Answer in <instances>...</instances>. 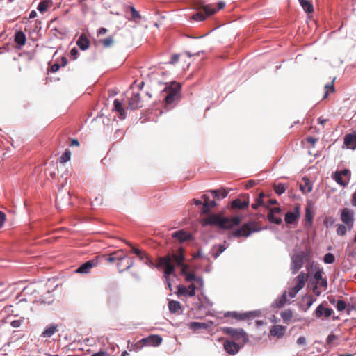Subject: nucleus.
I'll return each instance as SVG.
<instances>
[{"instance_id":"f257e3e1","label":"nucleus","mask_w":356,"mask_h":356,"mask_svg":"<svg viewBox=\"0 0 356 356\" xmlns=\"http://www.w3.org/2000/svg\"><path fill=\"white\" fill-rule=\"evenodd\" d=\"M184 249L180 247L177 252L168 254L164 257L158 258V262L156 267H164V276L170 289L171 287V284L169 282L168 277L175 271V264L177 265H181L182 261H184Z\"/></svg>"},{"instance_id":"f03ea898","label":"nucleus","mask_w":356,"mask_h":356,"mask_svg":"<svg viewBox=\"0 0 356 356\" xmlns=\"http://www.w3.org/2000/svg\"><path fill=\"white\" fill-rule=\"evenodd\" d=\"M241 222V218L234 216L231 218H222L217 214H213L204 220V225H218L222 229H230L234 225H238Z\"/></svg>"},{"instance_id":"7ed1b4c3","label":"nucleus","mask_w":356,"mask_h":356,"mask_svg":"<svg viewBox=\"0 0 356 356\" xmlns=\"http://www.w3.org/2000/svg\"><path fill=\"white\" fill-rule=\"evenodd\" d=\"M181 85L177 82H172L166 86L163 92L166 93L165 103L166 106L170 105L180 99Z\"/></svg>"},{"instance_id":"20e7f679","label":"nucleus","mask_w":356,"mask_h":356,"mask_svg":"<svg viewBox=\"0 0 356 356\" xmlns=\"http://www.w3.org/2000/svg\"><path fill=\"white\" fill-rule=\"evenodd\" d=\"M311 258L310 250L300 251L291 257V270L292 274H296L302 267L305 261H308Z\"/></svg>"},{"instance_id":"39448f33","label":"nucleus","mask_w":356,"mask_h":356,"mask_svg":"<svg viewBox=\"0 0 356 356\" xmlns=\"http://www.w3.org/2000/svg\"><path fill=\"white\" fill-rule=\"evenodd\" d=\"M261 229L257 222H248L234 230L232 234L234 237H248L252 233L259 232Z\"/></svg>"},{"instance_id":"423d86ee","label":"nucleus","mask_w":356,"mask_h":356,"mask_svg":"<svg viewBox=\"0 0 356 356\" xmlns=\"http://www.w3.org/2000/svg\"><path fill=\"white\" fill-rule=\"evenodd\" d=\"M307 270L310 272L311 270H315L313 278L316 281V284H318L321 287L327 289V281L325 277H323V268H320L319 265L315 262H312L306 266Z\"/></svg>"},{"instance_id":"0eeeda50","label":"nucleus","mask_w":356,"mask_h":356,"mask_svg":"<svg viewBox=\"0 0 356 356\" xmlns=\"http://www.w3.org/2000/svg\"><path fill=\"white\" fill-rule=\"evenodd\" d=\"M340 218L343 224L347 226L350 231L353 228L355 222V212L353 209L346 207L341 210Z\"/></svg>"},{"instance_id":"6e6552de","label":"nucleus","mask_w":356,"mask_h":356,"mask_svg":"<svg viewBox=\"0 0 356 356\" xmlns=\"http://www.w3.org/2000/svg\"><path fill=\"white\" fill-rule=\"evenodd\" d=\"M222 331L225 334L232 337L234 340L245 342L248 340V335L241 328H233L229 327H223Z\"/></svg>"},{"instance_id":"1a4fd4ad","label":"nucleus","mask_w":356,"mask_h":356,"mask_svg":"<svg viewBox=\"0 0 356 356\" xmlns=\"http://www.w3.org/2000/svg\"><path fill=\"white\" fill-rule=\"evenodd\" d=\"M163 341V339L156 334H152L147 337L143 338L141 340L137 342V346L138 348H142L144 346L151 345L153 346H159Z\"/></svg>"},{"instance_id":"9d476101","label":"nucleus","mask_w":356,"mask_h":356,"mask_svg":"<svg viewBox=\"0 0 356 356\" xmlns=\"http://www.w3.org/2000/svg\"><path fill=\"white\" fill-rule=\"evenodd\" d=\"M249 205L248 194H242L240 197L231 202L230 207L232 209H243Z\"/></svg>"},{"instance_id":"9b49d317","label":"nucleus","mask_w":356,"mask_h":356,"mask_svg":"<svg viewBox=\"0 0 356 356\" xmlns=\"http://www.w3.org/2000/svg\"><path fill=\"white\" fill-rule=\"evenodd\" d=\"M226 317H232L233 318H236L238 320H245L248 318H253L258 316V312L256 311L245 312V313H238L236 312H228L225 315Z\"/></svg>"},{"instance_id":"f8f14e48","label":"nucleus","mask_w":356,"mask_h":356,"mask_svg":"<svg viewBox=\"0 0 356 356\" xmlns=\"http://www.w3.org/2000/svg\"><path fill=\"white\" fill-rule=\"evenodd\" d=\"M98 264V259L97 257L87 261L86 262L81 264L76 270L78 273L87 274L90 270L95 267Z\"/></svg>"},{"instance_id":"ddd939ff","label":"nucleus","mask_w":356,"mask_h":356,"mask_svg":"<svg viewBox=\"0 0 356 356\" xmlns=\"http://www.w3.org/2000/svg\"><path fill=\"white\" fill-rule=\"evenodd\" d=\"M127 259V254L124 251L120 249L111 253L106 258L108 263H116L117 261H124Z\"/></svg>"},{"instance_id":"4468645a","label":"nucleus","mask_w":356,"mask_h":356,"mask_svg":"<svg viewBox=\"0 0 356 356\" xmlns=\"http://www.w3.org/2000/svg\"><path fill=\"white\" fill-rule=\"evenodd\" d=\"M281 209L280 207L270 208L268 213V219L270 222L276 225H280L282 222V218L280 216Z\"/></svg>"},{"instance_id":"2eb2a0df","label":"nucleus","mask_w":356,"mask_h":356,"mask_svg":"<svg viewBox=\"0 0 356 356\" xmlns=\"http://www.w3.org/2000/svg\"><path fill=\"white\" fill-rule=\"evenodd\" d=\"M223 348L227 353L229 355H235L240 350V346L231 340H225L223 343Z\"/></svg>"},{"instance_id":"dca6fc26","label":"nucleus","mask_w":356,"mask_h":356,"mask_svg":"<svg viewBox=\"0 0 356 356\" xmlns=\"http://www.w3.org/2000/svg\"><path fill=\"white\" fill-rule=\"evenodd\" d=\"M195 289L196 287L194 284H191L188 287L178 286V294L193 297L195 295Z\"/></svg>"},{"instance_id":"f3484780","label":"nucleus","mask_w":356,"mask_h":356,"mask_svg":"<svg viewBox=\"0 0 356 356\" xmlns=\"http://www.w3.org/2000/svg\"><path fill=\"white\" fill-rule=\"evenodd\" d=\"M106 303L110 309L115 310L121 305V299L118 295L110 296L108 297Z\"/></svg>"},{"instance_id":"a211bd4d","label":"nucleus","mask_w":356,"mask_h":356,"mask_svg":"<svg viewBox=\"0 0 356 356\" xmlns=\"http://www.w3.org/2000/svg\"><path fill=\"white\" fill-rule=\"evenodd\" d=\"M142 106L140 96L138 92L133 93L129 100V108L135 110Z\"/></svg>"},{"instance_id":"6ab92c4d","label":"nucleus","mask_w":356,"mask_h":356,"mask_svg":"<svg viewBox=\"0 0 356 356\" xmlns=\"http://www.w3.org/2000/svg\"><path fill=\"white\" fill-rule=\"evenodd\" d=\"M202 198L204 200L202 209L203 213H209L211 209L216 206V202L214 200H210L209 197L206 194H204Z\"/></svg>"},{"instance_id":"aec40b11","label":"nucleus","mask_w":356,"mask_h":356,"mask_svg":"<svg viewBox=\"0 0 356 356\" xmlns=\"http://www.w3.org/2000/svg\"><path fill=\"white\" fill-rule=\"evenodd\" d=\"M286 330V327L285 326L280 325H273L270 330V335L280 339L284 337Z\"/></svg>"},{"instance_id":"412c9836","label":"nucleus","mask_w":356,"mask_h":356,"mask_svg":"<svg viewBox=\"0 0 356 356\" xmlns=\"http://www.w3.org/2000/svg\"><path fill=\"white\" fill-rule=\"evenodd\" d=\"M333 312L332 309L325 307L323 304H321L318 306L315 311V314L316 317L321 318L324 316L325 318L330 317Z\"/></svg>"},{"instance_id":"4be33fe9","label":"nucleus","mask_w":356,"mask_h":356,"mask_svg":"<svg viewBox=\"0 0 356 356\" xmlns=\"http://www.w3.org/2000/svg\"><path fill=\"white\" fill-rule=\"evenodd\" d=\"M172 236L177 239L179 243H184L186 241L191 239L192 238L191 234L190 233H188L182 229L174 232Z\"/></svg>"},{"instance_id":"5701e85b","label":"nucleus","mask_w":356,"mask_h":356,"mask_svg":"<svg viewBox=\"0 0 356 356\" xmlns=\"http://www.w3.org/2000/svg\"><path fill=\"white\" fill-rule=\"evenodd\" d=\"M308 278H309L308 273L301 272L295 278V280L296 282V288L301 290L305 286L306 282L308 280Z\"/></svg>"},{"instance_id":"b1692460","label":"nucleus","mask_w":356,"mask_h":356,"mask_svg":"<svg viewBox=\"0 0 356 356\" xmlns=\"http://www.w3.org/2000/svg\"><path fill=\"white\" fill-rule=\"evenodd\" d=\"M117 266L119 272L122 273L126 270H129L134 265V260L127 257L124 261H117Z\"/></svg>"},{"instance_id":"393cba45","label":"nucleus","mask_w":356,"mask_h":356,"mask_svg":"<svg viewBox=\"0 0 356 356\" xmlns=\"http://www.w3.org/2000/svg\"><path fill=\"white\" fill-rule=\"evenodd\" d=\"M344 145L352 149H356V134H348L344 137Z\"/></svg>"},{"instance_id":"a878e982","label":"nucleus","mask_w":356,"mask_h":356,"mask_svg":"<svg viewBox=\"0 0 356 356\" xmlns=\"http://www.w3.org/2000/svg\"><path fill=\"white\" fill-rule=\"evenodd\" d=\"M58 330V325L51 324L46 327L40 336L43 338H49L53 336Z\"/></svg>"},{"instance_id":"bb28decb","label":"nucleus","mask_w":356,"mask_h":356,"mask_svg":"<svg viewBox=\"0 0 356 356\" xmlns=\"http://www.w3.org/2000/svg\"><path fill=\"white\" fill-rule=\"evenodd\" d=\"M132 252L136 254L141 260L145 259V263L146 264H148L151 266H154L152 261L150 259L148 255L146 253L142 252L140 250L136 248H132Z\"/></svg>"},{"instance_id":"cd10ccee","label":"nucleus","mask_w":356,"mask_h":356,"mask_svg":"<svg viewBox=\"0 0 356 356\" xmlns=\"http://www.w3.org/2000/svg\"><path fill=\"white\" fill-rule=\"evenodd\" d=\"M77 46L82 50H86L90 45V40L85 34H81L76 41Z\"/></svg>"},{"instance_id":"c85d7f7f","label":"nucleus","mask_w":356,"mask_h":356,"mask_svg":"<svg viewBox=\"0 0 356 356\" xmlns=\"http://www.w3.org/2000/svg\"><path fill=\"white\" fill-rule=\"evenodd\" d=\"M296 212H287L285 215L284 220L287 224L294 223L300 216L298 209H296Z\"/></svg>"},{"instance_id":"c756f323","label":"nucleus","mask_w":356,"mask_h":356,"mask_svg":"<svg viewBox=\"0 0 356 356\" xmlns=\"http://www.w3.org/2000/svg\"><path fill=\"white\" fill-rule=\"evenodd\" d=\"M207 192L211 193L213 197L215 199H220V197L225 198L228 195V191L224 188H220L217 190H209Z\"/></svg>"},{"instance_id":"7c9ffc66","label":"nucleus","mask_w":356,"mask_h":356,"mask_svg":"<svg viewBox=\"0 0 356 356\" xmlns=\"http://www.w3.org/2000/svg\"><path fill=\"white\" fill-rule=\"evenodd\" d=\"M115 111L119 113V117L121 119L125 118V111L123 108L122 103L118 99H115L113 102Z\"/></svg>"},{"instance_id":"2f4dec72","label":"nucleus","mask_w":356,"mask_h":356,"mask_svg":"<svg viewBox=\"0 0 356 356\" xmlns=\"http://www.w3.org/2000/svg\"><path fill=\"white\" fill-rule=\"evenodd\" d=\"M26 38L24 33L22 31H17L15 35V42L20 47L26 43Z\"/></svg>"},{"instance_id":"473e14b6","label":"nucleus","mask_w":356,"mask_h":356,"mask_svg":"<svg viewBox=\"0 0 356 356\" xmlns=\"http://www.w3.org/2000/svg\"><path fill=\"white\" fill-rule=\"evenodd\" d=\"M114 43V40L112 36H109L106 38L99 39L97 41V44L102 45L104 48L111 47Z\"/></svg>"},{"instance_id":"72a5a7b5","label":"nucleus","mask_w":356,"mask_h":356,"mask_svg":"<svg viewBox=\"0 0 356 356\" xmlns=\"http://www.w3.org/2000/svg\"><path fill=\"white\" fill-rule=\"evenodd\" d=\"M287 302L286 292H284L279 298H277L273 304L275 308L282 307Z\"/></svg>"},{"instance_id":"f704fd0d","label":"nucleus","mask_w":356,"mask_h":356,"mask_svg":"<svg viewBox=\"0 0 356 356\" xmlns=\"http://www.w3.org/2000/svg\"><path fill=\"white\" fill-rule=\"evenodd\" d=\"M52 6V1L50 0H43L40 2L37 9L41 13L46 12L49 8Z\"/></svg>"},{"instance_id":"c9c22d12","label":"nucleus","mask_w":356,"mask_h":356,"mask_svg":"<svg viewBox=\"0 0 356 356\" xmlns=\"http://www.w3.org/2000/svg\"><path fill=\"white\" fill-rule=\"evenodd\" d=\"M281 317L284 323L289 324L293 318V312L289 309H286L281 312Z\"/></svg>"},{"instance_id":"e433bc0d","label":"nucleus","mask_w":356,"mask_h":356,"mask_svg":"<svg viewBox=\"0 0 356 356\" xmlns=\"http://www.w3.org/2000/svg\"><path fill=\"white\" fill-rule=\"evenodd\" d=\"M338 337H337L334 334H330L328 335L326 341V346L327 348H332L333 346H336L338 345L337 341H338Z\"/></svg>"},{"instance_id":"4c0bfd02","label":"nucleus","mask_w":356,"mask_h":356,"mask_svg":"<svg viewBox=\"0 0 356 356\" xmlns=\"http://www.w3.org/2000/svg\"><path fill=\"white\" fill-rule=\"evenodd\" d=\"M298 1L305 12L312 13L314 11L313 6L309 1L298 0Z\"/></svg>"},{"instance_id":"58836bf2","label":"nucleus","mask_w":356,"mask_h":356,"mask_svg":"<svg viewBox=\"0 0 356 356\" xmlns=\"http://www.w3.org/2000/svg\"><path fill=\"white\" fill-rule=\"evenodd\" d=\"M265 197V195L264 193H259L258 197L256 199L255 203L252 204L251 207L254 209H257L259 206L264 205V197Z\"/></svg>"},{"instance_id":"ea45409f","label":"nucleus","mask_w":356,"mask_h":356,"mask_svg":"<svg viewBox=\"0 0 356 356\" xmlns=\"http://www.w3.org/2000/svg\"><path fill=\"white\" fill-rule=\"evenodd\" d=\"M305 181V185L300 184V191L304 193H310L312 190V186L309 181L308 179H303Z\"/></svg>"},{"instance_id":"a19ab883","label":"nucleus","mask_w":356,"mask_h":356,"mask_svg":"<svg viewBox=\"0 0 356 356\" xmlns=\"http://www.w3.org/2000/svg\"><path fill=\"white\" fill-rule=\"evenodd\" d=\"M168 307H169V310L171 312L175 313V312H177L181 308V304L178 301L170 300L168 302Z\"/></svg>"},{"instance_id":"79ce46f5","label":"nucleus","mask_w":356,"mask_h":356,"mask_svg":"<svg viewBox=\"0 0 356 356\" xmlns=\"http://www.w3.org/2000/svg\"><path fill=\"white\" fill-rule=\"evenodd\" d=\"M189 327L193 330H198L200 329H206L207 325L205 323L191 322L189 324Z\"/></svg>"},{"instance_id":"37998d69","label":"nucleus","mask_w":356,"mask_h":356,"mask_svg":"<svg viewBox=\"0 0 356 356\" xmlns=\"http://www.w3.org/2000/svg\"><path fill=\"white\" fill-rule=\"evenodd\" d=\"M347 230L348 229L347 228V226L344 224H338L337 225V229L336 230L337 235L343 236L346 234Z\"/></svg>"},{"instance_id":"c03bdc74","label":"nucleus","mask_w":356,"mask_h":356,"mask_svg":"<svg viewBox=\"0 0 356 356\" xmlns=\"http://www.w3.org/2000/svg\"><path fill=\"white\" fill-rule=\"evenodd\" d=\"M273 188L277 195H281L285 192L286 187L284 184L279 183L277 184H274Z\"/></svg>"},{"instance_id":"a18cd8bd","label":"nucleus","mask_w":356,"mask_h":356,"mask_svg":"<svg viewBox=\"0 0 356 356\" xmlns=\"http://www.w3.org/2000/svg\"><path fill=\"white\" fill-rule=\"evenodd\" d=\"M185 280L186 282H192V281H197V282H200V284H202V280L201 278L198 277L197 278L195 275L194 273H186L185 275Z\"/></svg>"},{"instance_id":"49530a36","label":"nucleus","mask_w":356,"mask_h":356,"mask_svg":"<svg viewBox=\"0 0 356 356\" xmlns=\"http://www.w3.org/2000/svg\"><path fill=\"white\" fill-rule=\"evenodd\" d=\"M334 80H335V78L333 79V80L332 81L330 84H327V85L325 86V92L323 98H326L327 97L329 92H334Z\"/></svg>"},{"instance_id":"de8ad7c7","label":"nucleus","mask_w":356,"mask_h":356,"mask_svg":"<svg viewBox=\"0 0 356 356\" xmlns=\"http://www.w3.org/2000/svg\"><path fill=\"white\" fill-rule=\"evenodd\" d=\"M71 152L69 149H66L64 154L60 157L59 160L61 163H65L70 160Z\"/></svg>"},{"instance_id":"09e8293b","label":"nucleus","mask_w":356,"mask_h":356,"mask_svg":"<svg viewBox=\"0 0 356 356\" xmlns=\"http://www.w3.org/2000/svg\"><path fill=\"white\" fill-rule=\"evenodd\" d=\"M202 8L207 16L211 15L216 11V10L211 5L203 6Z\"/></svg>"},{"instance_id":"8fccbe9b","label":"nucleus","mask_w":356,"mask_h":356,"mask_svg":"<svg viewBox=\"0 0 356 356\" xmlns=\"http://www.w3.org/2000/svg\"><path fill=\"white\" fill-rule=\"evenodd\" d=\"M334 180L342 186H346L348 185V181L343 180L342 176L337 172H335Z\"/></svg>"},{"instance_id":"3c124183","label":"nucleus","mask_w":356,"mask_h":356,"mask_svg":"<svg viewBox=\"0 0 356 356\" xmlns=\"http://www.w3.org/2000/svg\"><path fill=\"white\" fill-rule=\"evenodd\" d=\"M313 218L314 215L312 209L309 207H307L305 209V220L309 222H312Z\"/></svg>"},{"instance_id":"603ef678","label":"nucleus","mask_w":356,"mask_h":356,"mask_svg":"<svg viewBox=\"0 0 356 356\" xmlns=\"http://www.w3.org/2000/svg\"><path fill=\"white\" fill-rule=\"evenodd\" d=\"M335 258L333 254L332 253H327L324 256L323 261L325 264H332L334 262Z\"/></svg>"},{"instance_id":"864d4df0","label":"nucleus","mask_w":356,"mask_h":356,"mask_svg":"<svg viewBox=\"0 0 356 356\" xmlns=\"http://www.w3.org/2000/svg\"><path fill=\"white\" fill-rule=\"evenodd\" d=\"M346 302L343 300H338L336 305L337 309L339 312H342L346 308Z\"/></svg>"},{"instance_id":"5fc2aeb1","label":"nucleus","mask_w":356,"mask_h":356,"mask_svg":"<svg viewBox=\"0 0 356 356\" xmlns=\"http://www.w3.org/2000/svg\"><path fill=\"white\" fill-rule=\"evenodd\" d=\"M348 259L350 263H356V248L348 254Z\"/></svg>"},{"instance_id":"6e6d98bb","label":"nucleus","mask_w":356,"mask_h":356,"mask_svg":"<svg viewBox=\"0 0 356 356\" xmlns=\"http://www.w3.org/2000/svg\"><path fill=\"white\" fill-rule=\"evenodd\" d=\"M192 19L195 21H203L206 19V16L202 12H198L192 16Z\"/></svg>"},{"instance_id":"4d7b16f0","label":"nucleus","mask_w":356,"mask_h":356,"mask_svg":"<svg viewBox=\"0 0 356 356\" xmlns=\"http://www.w3.org/2000/svg\"><path fill=\"white\" fill-rule=\"evenodd\" d=\"M226 249V247L224 245H220L218 247V250L216 252H213L212 254V256L215 258V259H217L219 255L222 253Z\"/></svg>"},{"instance_id":"13d9d810","label":"nucleus","mask_w":356,"mask_h":356,"mask_svg":"<svg viewBox=\"0 0 356 356\" xmlns=\"http://www.w3.org/2000/svg\"><path fill=\"white\" fill-rule=\"evenodd\" d=\"M300 290L298 288H296V286H293L291 289H289V291H288V294H289V296L291 298H294L296 294L298 293V291H300Z\"/></svg>"},{"instance_id":"bf43d9fd","label":"nucleus","mask_w":356,"mask_h":356,"mask_svg":"<svg viewBox=\"0 0 356 356\" xmlns=\"http://www.w3.org/2000/svg\"><path fill=\"white\" fill-rule=\"evenodd\" d=\"M334 222V219L332 216H327L325 218L323 223L324 225L328 227L329 225H332Z\"/></svg>"},{"instance_id":"052dcab7","label":"nucleus","mask_w":356,"mask_h":356,"mask_svg":"<svg viewBox=\"0 0 356 356\" xmlns=\"http://www.w3.org/2000/svg\"><path fill=\"white\" fill-rule=\"evenodd\" d=\"M130 10H131V17L133 19H135L140 18V15L139 13L134 8V7L131 6Z\"/></svg>"},{"instance_id":"680f3d73","label":"nucleus","mask_w":356,"mask_h":356,"mask_svg":"<svg viewBox=\"0 0 356 356\" xmlns=\"http://www.w3.org/2000/svg\"><path fill=\"white\" fill-rule=\"evenodd\" d=\"M70 55L72 57L73 60H76L78 57L79 52L76 48H73L70 51Z\"/></svg>"},{"instance_id":"e2e57ef3","label":"nucleus","mask_w":356,"mask_h":356,"mask_svg":"<svg viewBox=\"0 0 356 356\" xmlns=\"http://www.w3.org/2000/svg\"><path fill=\"white\" fill-rule=\"evenodd\" d=\"M5 221L6 214L3 212L0 211V228H1L3 226Z\"/></svg>"},{"instance_id":"0e129e2a","label":"nucleus","mask_w":356,"mask_h":356,"mask_svg":"<svg viewBox=\"0 0 356 356\" xmlns=\"http://www.w3.org/2000/svg\"><path fill=\"white\" fill-rule=\"evenodd\" d=\"M179 54H174L172 56L170 63L171 64H175L179 60Z\"/></svg>"},{"instance_id":"69168bd1","label":"nucleus","mask_w":356,"mask_h":356,"mask_svg":"<svg viewBox=\"0 0 356 356\" xmlns=\"http://www.w3.org/2000/svg\"><path fill=\"white\" fill-rule=\"evenodd\" d=\"M337 172L340 174V175H341V176H348V175L350 176V171L348 169H345V170H343L341 171H337Z\"/></svg>"},{"instance_id":"338daca9","label":"nucleus","mask_w":356,"mask_h":356,"mask_svg":"<svg viewBox=\"0 0 356 356\" xmlns=\"http://www.w3.org/2000/svg\"><path fill=\"white\" fill-rule=\"evenodd\" d=\"M60 65L58 63H54V65H51V72H56L57 71H58V70L60 69Z\"/></svg>"},{"instance_id":"774afa93","label":"nucleus","mask_w":356,"mask_h":356,"mask_svg":"<svg viewBox=\"0 0 356 356\" xmlns=\"http://www.w3.org/2000/svg\"><path fill=\"white\" fill-rule=\"evenodd\" d=\"M351 204L353 206L356 207V191L353 193L352 195Z\"/></svg>"}]
</instances>
